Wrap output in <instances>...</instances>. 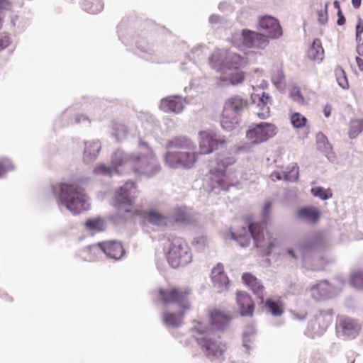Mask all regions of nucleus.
<instances>
[{"instance_id": "1", "label": "nucleus", "mask_w": 363, "mask_h": 363, "mask_svg": "<svg viewBox=\"0 0 363 363\" xmlns=\"http://www.w3.org/2000/svg\"><path fill=\"white\" fill-rule=\"evenodd\" d=\"M138 147L140 150H144V152L126 155L122 152H116L111 160L114 169L116 170L118 167L125 166L136 174L147 177L157 173L161 167L152 148L142 139L139 140Z\"/></svg>"}, {"instance_id": "2", "label": "nucleus", "mask_w": 363, "mask_h": 363, "mask_svg": "<svg viewBox=\"0 0 363 363\" xmlns=\"http://www.w3.org/2000/svg\"><path fill=\"white\" fill-rule=\"evenodd\" d=\"M230 235L242 247L249 246L252 238L255 247L266 256L269 255L279 244L277 238L268 231L265 221L240 225L231 231Z\"/></svg>"}, {"instance_id": "3", "label": "nucleus", "mask_w": 363, "mask_h": 363, "mask_svg": "<svg viewBox=\"0 0 363 363\" xmlns=\"http://www.w3.org/2000/svg\"><path fill=\"white\" fill-rule=\"evenodd\" d=\"M165 147L168 150L164 156V162L169 167L190 169L195 167L199 153L195 151V145L191 139L175 136L167 140Z\"/></svg>"}, {"instance_id": "4", "label": "nucleus", "mask_w": 363, "mask_h": 363, "mask_svg": "<svg viewBox=\"0 0 363 363\" xmlns=\"http://www.w3.org/2000/svg\"><path fill=\"white\" fill-rule=\"evenodd\" d=\"M235 162V158L232 156H218L216 158L208 174V183L212 189L227 191L236 184V170L231 167Z\"/></svg>"}, {"instance_id": "5", "label": "nucleus", "mask_w": 363, "mask_h": 363, "mask_svg": "<svg viewBox=\"0 0 363 363\" xmlns=\"http://www.w3.org/2000/svg\"><path fill=\"white\" fill-rule=\"evenodd\" d=\"M59 201L74 214L86 209L84 189L77 183H60L54 189Z\"/></svg>"}, {"instance_id": "6", "label": "nucleus", "mask_w": 363, "mask_h": 363, "mask_svg": "<svg viewBox=\"0 0 363 363\" xmlns=\"http://www.w3.org/2000/svg\"><path fill=\"white\" fill-rule=\"evenodd\" d=\"M165 257L173 268H179L192 261V253L187 241L181 237L168 239L164 248Z\"/></svg>"}, {"instance_id": "7", "label": "nucleus", "mask_w": 363, "mask_h": 363, "mask_svg": "<svg viewBox=\"0 0 363 363\" xmlns=\"http://www.w3.org/2000/svg\"><path fill=\"white\" fill-rule=\"evenodd\" d=\"M158 294L160 301L163 304L176 303L179 308H182L183 313L191 310V304L189 301V289L172 286L160 289Z\"/></svg>"}, {"instance_id": "8", "label": "nucleus", "mask_w": 363, "mask_h": 363, "mask_svg": "<svg viewBox=\"0 0 363 363\" xmlns=\"http://www.w3.org/2000/svg\"><path fill=\"white\" fill-rule=\"evenodd\" d=\"M138 190L135 182H128L121 186L115 194V201L118 205L128 206L125 209L131 216L140 215L141 211L133 207L135 199L138 196Z\"/></svg>"}, {"instance_id": "9", "label": "nucleus", "mask_w": 363, "mask_h": 363, "mask_svg": "<svg viewBox=\"0 0 363 363\" xmlns=\"http://www.w3.org/2000/svg\"><path fill=\"white\" fill-rule=\"evenodd\" d=\"M227 144L225 137L217 135L216 133L203 130L199 133V155H208L222 148Z\"/></svg>"}, {"instance_id": "10", "label": "nucleus", "mask_w": 363, "mask_h": 363, "mask_svg": "<svg viewBox=\"0 0 363 363\" xmlns=\"http://www.w3.org/2000/svg\"><path fill=\"white\" fill-rule=\"evenodd\" d=\"M277 132V126L270 123L262 122L252 125L246 133V137L253 144H259L273 138Z\"/></svg>"}, {"instance_id": "11", "label": "nucleus", "mask_w": 363, "mask_h": 363, "mask_svg": "<svg viewBox=\"0 0 363 363\" xmlns=\"http://www.w3.org/2000/svg\"><path fill=\"white\" fill-rule=\"evenodd\" d=\"M197 343L208 357L213 359H220L227 350L226 344L217 339L214 333L197 338Z\"/></svg>"}, {"instance_id": "12", "label": "nucleus", "mask_w": 363, "mask_h": 363, "mask_svg": "<svg viewBox=\"0 0 363 363\" xmlns=\"http://www.w3.org/2000/svg\"><path fill=\"white\" fill-rule=\"evenodd\" d=\"M241 40L242 45L247 48L263 49L269 44V40L265 35L247 29L242 30Z\"/></svg>"}, {"instance_id": "13", "label": "nucleus", "mask_w": 363, "mask_h": 363, "mask_svg": "<svg viewBox=\"0 0 363 363\" xmlns=\"http://www.w3.org/2000/svg\"><path fill=\"white\" fill-rule=\"evenodd\" d=\"M259 28L265 31L268 40L279 38L283 34L278 20L271 16L261 17L259 19Z\"/></svg>"}, {"instance_id": "14", "label": "nucleus", "mask_w": 363, "mask_h": 363, "mask_svg": "<svg viewBox=\"0 0 363 363\" xmlns=\"http://www.w3.org/2000/svg\"><path fill=\"white\" fill-rule=\"evenodd\" d=\"M98 246L108 257L111 259H119L125 253L124 247L120 242L114 240L106 241L99 243Z\"/></svg>"}, {"instance_id": "15", "label": "nucleus", "mask_w": 363, "mask_h": 363, "mask_svg": "<svg viewBox=\"0 0 363 363\" xmlns=\"http://www.w3.org/2000/svg\"><path fill=\"white\" fill-rule=\"evenodd\" d=\"M211 280L213 286L217 288L218 292L228 289L229 279L224 271L223 265L218 264L211 271Z\"/></svg>"}, {"instance_id": "16", "label": "nucleus", "mask_w": 363, "mask_h": 363, "mask_svg": "<svg viewBox=\"0 0 363 363\" xmlns=\"http://www.w3.org/2000/svg\"><path fill=\"white\" fill-rule=\"evenodd\" d=\"M211 325L213 330H223L227 327L231 320L229 315L217 308H213L208 311Z\"/></svg>"}, {"instance_id": "17", "label": "nucleus", "mask_w": 363, "mask_h": 363, "mask_svg": "<svg viewBox=\"0 0 363 363\" xmlns=\"http://www.w3.org/2000/svg\"><path fill=\"white\" fill-rule=\"evenodd\" d=\"M237 303L242 316L252 315L255 304L251 297L246 292H238L237 294Z\"/></svg>"}, {"instance_id": "18", "label": "nucleus", "mask_w": 363, "mask_h": 363, "mask_svg": "<svg viewBox=\"0 0 363 363\" xmlns=\"http://www.w3.org/2000/svg\"><path fill=\"white\" fill-rule=\"evenodd\" d=\"M242 279L245 284L250 287L253 293L261 299L262 303L264 301V288L261 282L250 273H244Z\"/></svg>"}, {"instance_id": "19", "label": "nucleus", "mask_w": 363, "mask_h": 363, "mask_svg": "<svg viewBox=\"0 0 363 363\" xmlns=\"http://www.w3.org/2000/svg\"><path fill=\"white\" fill-rule=\"evenodd\" d=\"M184 105L180 98L169 96L161 100L160 108L167 113H179L183 110Z\"/></svg>"}, {"instance_id": "20", "label": "nucleus", "mask_w": 363, "mask_h": 363, "mask_svg": "<svg viewBox=\"0 0 363 363\" xmlns=\"http://www.w3.org/2000/svg\"><path fill=\"white\" fill-rule=\"evenodd\" d=\"M140 215H142V213ZM143 216L145 221L158 227H166L169 223L167 217L156 210L145 211L143 213Z\"/></svg>"}, {"instance_id": "21", "label": "nucleus", "mask_w": 363, "mask_h": 363, "mask_svg": "<svg viewBox=\"0 0 363 363\" xmlns=\"http://www.w3.org/2000/svg\"><path fill=\"white\" fill-rule=\"evenodd\" d=\"M247 106L248 101L247 99H243L240 96L235 95L227 99L223 107L239 115L241 111L247 108Z\"/></svg>"}, {"instance_id": "22", "label": "nucleus", "mask_w": 363, "mask_h": 363, "mask_svg": "<svg viewBox=\"0 0 363 363\" xmlns=\"http://www.w3.org/2000/svg\"><path fill=\"white\" fill-rule=\"evenodd\" d=\"M220 123L222 128L227 130H233L238 123V114L223 107Z\"/></svg>"}, {"instance_id": "23", "label": "nucleus", "mask_w": 363, "mask_h": 363, "mask_svg": "<svg viewBox=\"0 0 363 363\" xmlns=\"http://www.w3.org/2000/svg\"><path fill=\"white\" fill-rule=\"evenodd\" d=\"M308 59L318 62H322L324 58V49L320 39H315L307 51Z\"/></svg>"}, {"instance_id": "24", "label": "nucleus", "mask_w": 363, "mask_h": 363, "mask_svg": "<svg viewBox=\"0 0 363 363\" xmlns=\"http://www.w3.org/2000/svg\"><path fill=\"white\" fill-rule=\"evenodd\" d=\"M272 102V98L265 92L259 96L257 107L259 111L257 112V116L261 119H265L270 115V108L269 104Z\"/></svg>"}, {"instance_id": "25", "label": "nucleus", "mask_w": 363, "mask_h": 363, "mask_svg": "<svg viewBox=\"0 0 363 363\" xmlns=\"http://www.w3.org/2000/svg\"><path fill=\"white\" fill-rule=\"evenodd\" d=\"M245 78V73L240 70L235 69V72H232L228 77H220L218 80L219 86L230 84L235 86L244 82Z\"/></svg>"}, {"instance_id": "26", "label": "nucleus", "mask_w": 363, "mask_h": 363, "mask_svg": "<svg viewBox=\"0 0 363 363\" xmlns=\"http://www.w3.org/2000/svg\"><path fill=\"white\" fill-rule=\"evenodd\" d=\"M185 314L186 313H183L182 308H179L178 314L166 311L162 314V320L167 326L177 328L182 325V318Z\"/></svg>"}, {"instance_id": "27", "label": "nucleus", "mask_w": 363, "mask_h": 363, "mask_svg": "<svg viewBox=\"0 0 363 363\" xmlns=\"http://www.w3.org/2000/svg\"><path fill=\"white\" fill-rule=\"evenodd\" d=\"M297 215L300 218L311 223H315L320 217V212L316 208L305 207L300 208L297 212Z\"/></svg>"}, {"instance_id": "28", "label": "nucleus", "mask_w": 363, "mask_h": 363, "mask_svg": "<svg viewBox=\"0 0 363 363\" xmlns=\"http://www.w3.org/2000/svg\"><path fill=\"white\" fill-rule=\"evenodd\" d=\"M244 64V59L235 53H230L223 65L224 69H238Z\"/></svg>"}, {"instance_id": "29", "label": "nucleus", "mask_w": 363, "mask_h": 363, "mask_svg": "<svg viewBox=\"0 0 363 363\" xmlns=\"http://www.w3.org/2000/svg\"><path fill=\"white\" fill-rule=\"evenodd\" d=\"M265 307L274 316H280L284 313V304L280 298H268Z\"/></svg>"}, {"instance_id": "30", "label": "nucleus", "mask_w": 363, "mask_h": 363, "mask_svg": "<svg viewBox=\"0 0 363 363\" xmlns=\"http://www.w3.org/2000/svg\"><path fill=\"white\" fill-rule=\"evenodd\" d=\"M298 167L296 165H294L291 167L289 168L287 171L284 172L282 174L283 178L286 181L294 182L298 179ZM272 176L275 177L277 179H281L282 178L279 172H274L272 174Z\"/></svg>"}, {"instance_id": "31", "label": "nucleus", "mask_w": 363, "mask_h": 363, "mask_svg": "<svg viewBox=\"0 0 363 363\" xmlns=\"http://www.w3.org/2000/svg\"><path fill=\"white\" fill-rule=\"evenodd\" d=\"M363 131V119L351 120L349 124L348 135L350 139L356 138Z\"/></svg>"}, {"instance_id": "32", "label": "nucleus", "mask_w": 363, "mask_h": 363, "mask_svg": "<svg viewBox=\"0 0 363 363\" xmlns=\"http://www.w3.org/2000/svg\"><path fill=\"white\" fill-rule=\"evenodd\" d=\"M289 119L292 126L296 129L304 128L308 123L306 117L298 112L291 113Z\"/></svg>"}, {"instance_id": "33", "label": "nucleus", "mask_w": 363, "mask_h": 363, "mask_svg": "<svg viewBox=\"0 0 363 363\" xmlns=\"http://www.w3.org/2000/svg\"><path fill=\"white\" fill-rule=\"evenodd\" d=\"M86 228L91 231H102L105 228L104 220L101 218H91L85 223Z\"/></svg>"}, {"instance_id": "34", "label": "nucleus", "mask_w": 363, "mask_h": 363, "mask_svg": "<svg viewBox=\"0 0 363 363\" xmlns=\"http://www.w3.org/2000/svg\"><path fill=\"white\" fill-rule=\"evenodd\" d=\"M103 3L101 0H89L84 4V9L89 13L96 14L103 10Z\"/></svg>"}, {"instance_id": "35", "label": "nucleus", "mask_w": 363, "mask_h": 363, "mask_svg": "<svg viewBox=\"0 0 363 363\" xmlns=\"http://www.w3.org/2000/svg\"><path fill=\"white\" fill-rule=\"evenodd\" d=\"M335 74L338 84L342 89H347L349 87V83L346 77L345 72L342 67L337 66L335 69Z\"/></svg>"}, {"instance_id": "36", "label": "nucleus", "mask_w": 363, "mask_h": 363, "mask_svg": "<svg viewBox=\"0 0 363 363\" xmlns=\"http://www.w3.org/2000/svg\"><path fill=\"white\" fill-rule=\"evenodd\" d=\"M311 191L314 196L322 200H326L333 196V193L330 189H325L320 186L312 188Z\"/></svg>"}, {"instance_id": "37", "label": "nucleus", "mask_w": 363, "mask_h": 363, "mask_svg": "<svg viewBox=\"0 0 363 363\" xmlns=\"http://www.w3.org/2000/svg\"><path fill=\"white\" fill-rule=\"evenodd\" d=\"M193 330L198 334L203 335V336H209L210 335L213 333V328L211 325V326H207L199 321L194 322Z\"/></svg>"}, {"instance_id": "38", "label": "nucleus", "mask_w": 363, "mask_h": 363, "mask_svg": "<svg viewBox=\"0 0 363 363\" xmlns=\"http://www.w3.org/2000/svg\"><path fill=\"white\" fill-rule=\"evenodd\" d=\"M174 220L177 223H186L190 220V216L185 211L178 208L174 212Z\"/></svg>"}, {"instance_id": "39", "label": "nucleus", "mask_w": 363, "mask_h": 363, "mask_svg": "<svg viewBox=\"0 0 363 363\" xmlns=\"http://www.w3.org/2000/svg\"><path fill=\"white\" fill-rule=\"evenodd\" d=\"M351 283L357 289H363V272H357L354 273L352 276Z\"/></svg>"}, {"instance_id": "40", "label": "nucleus", "mask_w": 363, "mask_h": 363, "mask_svg": "<svg viewBox=\"0 0 363 363\" xmlns=\"http://www.w3.org/2000/svg\"><path fill=\"white\" fill-rule=\"evenodd\" d=\"M13 167L12 163L9 159H0V177L8 171L11 170Z\"/></svg>"}, {"instance_id": "41", "label": "nucleus", "mask_w": 363, "mask_h": 363, "mask_svg": "<svg viewBox=\"0 0 363 363\" xmlns=\"http://www.w3.org/2000/svg\"><path fill=\"white\" fill-rule=\"evenodd\" d=\"M11 43V39L9 33H2L0 34V52L7 48Z\"/></svg>"}, {"instance_id": "42", "label": "nucleus", "mask_w": 363, "mask_h": 363, "mask_svg": "<svg viewBox=\"0 0 363 363\" xmlns=\"http://www.w3.org/2000/svg\"><path fill=\"white\" fill-rule=\"evenodd\" d=\"M329 6V3L327 2L324 5L323 9H320L318 11V20L320 24H325L328 22V7Z\"/></svg>"}, {"instance_id": "43", "label": "nucleus", "mask_w": 363, "mask_h": 363, "mask_svg": "<svg viewBox=\"0 0 363 363\" xmlns=\"http://www.w3.org/2000/svg\"><path fill=\"white\" fill-rule=\"evenodd\" d=\"M340 325L345 333L355 328V323L350 319H345L341 320Z\"/></svg>"}, {"instance_id": "44", "label": "nucleus", "mask_w": 363, "mask_h": 363, "mask_svg": "<svg viewBox=\"0 0 363 363\" xmlns=\"http://www.w3.org/2000/svg\"><path fill=\"white\" fill-rule=\"evenodd\" d=\"M95 172L102 174L111 175L113 169L106 167L105 165H99L95 169Z\"/></svg>"}, {"instance_id": "45", "label": "nucleus", "mask_w": 363, "mask_h": 363, "mask_svg": "<svg viewBox=\"0 0 363 363\" xmlns=\"http://www.w3.org/2000/svg\"><path fill=\"white\" fill-rule=\"evenodd\" d=\"M313 245H314L313 242H311V241H307V242H305L304 243L301 244L299 245V250L301 251L303 255H304V254L306 253V252L307 250L312 248Z\"/></svg>"}, {"instance_id": "46", "label": "nucleus", "mask_w": 363, "mask_h": 363, "mask_svg": "<svg viewBox=\"0 0 363 363\" xmlns=\"http://www.w3.org/2000/svg\"><path fill=\"white\" fill-rule=\"evenodd\" d=\"M363 33V22L359 20L356 26V37L357 38Z\"/></svg>"}, {"instance_id": "47", "label": "nucleus", "mask_w": 363, "mask_h": 363, "mask_svg": "<svg viewBox=\"0 0 363 363\" xmlns=\"http://www.w3.org/2000/svg\"><path fill=\"white\" fill-rule=\"evenodd\" d=\"M337 16H338V19H337V23L339 25V26H342L345 23V18L344 17L342 13V11H337Z\"/></svg>"}, {"instance_id": "48", "label": "nucleus", "mask_w": 363, "mask_h": 363, "mask_svg": "<svg viewBox=\"0 0 363 363\" xmlns=\"http://www.w3.org/2000/svg\"><path fill=\"white\" fill-rule=\"evenodd\" d=\"M286 254L293 259L296 261L298 259V256L296 254L295 251L293 249L288 248L286 250Z\"/></svg>"}, {"instance_id": "49", "label": "nucleus", "mask_w": 363, "mask_h": 363, "mask_svg": "<svg viewBox=\"0 0 363 363\" xmlns=\"http://www.w3.org/2000/svg\"><path fill=\"white\" fill-rule=\"evenodd\" d=\"M332 106L330 105L326 104L323 108V113L326 118H328L331 115L332 112Z\"/></svg>"}, {"instance_id": "50", "label": "nucleus", "mask_w": 363, "mask_h": 363, "mask_svg": "<svg viewBox=\"0 0 363 363\" xmlns=\"http://www.w3.org/2000/svg\"><path fill=\"white\" fill-rule=\"evenodd\" d=\"M293 99L298 102H303L304 100L298 91H297L294 94H293Z\"/></svg>"}, {"instance_id": "51", "label": "nucleus", "mask_w": 363, "mask_h": 363, "mask_svg": "<svg viewBox=\"0 0 363 363\" xmlns=\"http://www.w3.org/2000/svg\"><path fill=\"white\" fill-rule=\"evenodd\" d=\"M323 286H328V282L327 281H324V282H321V283H319V284L313 286V287H311V291L314 294L315 291H318L319 289V288H320Z\"/></svg>"}, {"instance_id": "52", "label": "nucleus", "mask_w": 363, "mask_h": 363, "mask_svg": "<svg viewBox=\"0 0 363 363\" xmlns=\"http://www.w3.org/2000/svg\"><path fill=\"white\" fill-rule=\"evenodd\" d=\"M6 6L7 5H1L0 6V30H1V28H3L4 24V16L2 14V11Z\"/></svg>"}, {"instance_id": "53", "label": "nucleus", "mask_w": 363, "mask_h": 363, "mask_svg": "<svg viewBox=\"0 0 363 363\" xmlns=\"http://www.w3.org/2000/svg\"><path fill=\"white\" fill-rule=\"evenodd\" d=\"M272 206V203L271 202H267L265 203L264 208H263V213L264 216H267L269 213V211L270 209Z\"/></svg>"}, {"instance_id": "54", "label": "nucleus", "mask_w": 363, "mask_h": 363, "mask_svg": "<svg viewBox=\"0 0 363 363\" xmlns=\"http://www.w3.org/2000/svg\"><path fill=\"white\" fill-rule=\"evenodd\" d=\"M356 62L359 69L363 72V59L359 57H357Z\"/></svg>"}, {"instance_id": "55", "label": "nucleus", "mask_w": 363, "mask_h": 363, "mask_svg": "<svg viewBox=\"0 0 363 363\" xmlns=\"http://www.w3.org/2000/svg\"><path fill=\"white\" fill-rule=\"evenodd\" d=\"M362 0H352V4L354 9H359L361 6Z\"/></svg>"}, {"instance_id": "56", "label": "nucleus", "mask_w": 363, "mask_h": 363, "mask_svg": "<svg viewBox=\"0 0 363 363\" xmlns=\"http://www.w3.org/2000/svg\"><path fill=\"white\" fill-rule=\"evenodd\" d=\"M333 4H334L335 8L337 9V11H341L340 3L338 1H335Z\"/></svg>"}, {"instance_id": "57", "label": "nucleus", "mask_w": 363, "mask_h": 363, "mask_svg": "<svg viewBox=\"0 0 363 363\" xmlns=\"http://www.w3.org/2000/svg\"><path fill=\"white\" fill-rule=\"evenodd\" d=\"M218 56V53H213L212 56L210 58V60L212 62L215 58H216Z\"/></svg>"}, {"instance_id": "58", "label": "nucleus", "mask_w": 363, "mask_h": 363, "mask_svg": "<svg viewBox=\"0 0 363 363\" xmlns=\"http://www.w3.org/2000/svg\"><path fill=\"white\" fill-rule=\"evenodd\" d=\"M324 295H325V293H322V294H320V296H324Z\"/></svg>"}]
</instances>
